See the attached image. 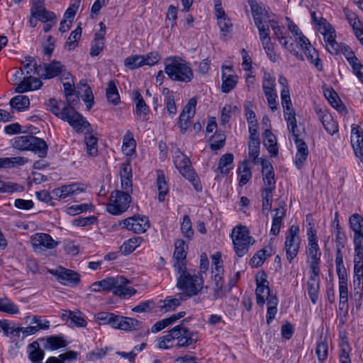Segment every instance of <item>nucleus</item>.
<instances>
[{"mask_svg":"<svg viewBox=\"0 0 363 363\" xmlns=\"http://www.w3.org/2000/svg\"><path fill=\"white\" fill-rule=\"evenodd\" d=\"M269 189H262L261 196L262 199V211L266 216L268 215V212L272 208L273 202V191Z\"/></svg>","mask_w":363,"mask_h":363,"instance_id":"43","label":"nucleus"},{"mask_svg":"<svg viewBox=\"0 0 363 363\" xmlns=\"http://www.w3.org/2000/svg\"><path fill=\"white\" fill-rule=\"evenodd\" d=\"M196 99L191 98L184 106L179 118V128L181 132L184 133L190 125L191 118L194 117L196 113Z\"/></svg>","mask_w":363,"mask_h":363,"instance_id":"18","label":"nucleus"},{"mask_svg":"<svg viewBox=\"0 0 363 363\" xmlns=\"http://www.w3.org/2000/svg\"><path fill=\"white\" fill-rule=\"evenodd\" d=\"M184 321L171 329L174 340L177 341V347H188L199 340L198 333L189 330L184 325Z\"/></svg>","mask_w":363,"mask_h":363,"instance_id":"8","label":"nucleus"},{"mask_svg":"<svg viewBox=\"0 0 363 363\" xmlns=\"http://www.w3.org/2000/svg\"><path fill=\"white\" fill-rule=\"evenodd\" d=\"M255 24L274 23V14L269 8L258 4L255 0H248Z\"/></svg>","mask_w":363,"mask_h":363,"instance_id":"12","label":"nucleus"},{"mask_svg":"<svg viewBox=\"0 0 363 363\" xmlns=\"http://www.w3.org/2000/svg\"><path fill=\"white\" fill-rule=\"evenodd\" d=\"M350 227L354 232V246L363 245V218L358 213H354L349 218Z\"/></svg>","mask_w":363,"mask_h":363,"instance_id":"21","label":"nucleus"},{"mask_svg":"<svg viewBox=\"0 0 363 363\" xmlns=\"http://www.w3.org/2000/svg\"><path fill=\"white\" fill-rule=\"evenodd\" d=\"M174 247L173 255L174 259V267L176 271H182L186 268V246L184 240H177L174 243Z\"/></svg>","mask_w":363,"mask_h":363,"instance_id":"19","label":"nucleus"},{"mask_svg":"<svg viewBox=\"0 0 363 363\" xmlns=\"http://www.w3.org/2000/svg\"><path fill=\"white\" fill-rule=\"evenodd\" d=\"M320 270H311L309 280L307 282V290L313 304L316 303L320 289Z\"/></svg>","mask_w":363,"mask_h":363,"instance_id":"24","label":"nucleus"},{"mask_svg":"<svg viewBox=\"0 0 363 363\" xmlns=\"http://www.w3.org/2000/svg\"><path fill=\"white\" fill-rule=\"evenodd\" d=\"M262 179L264 184L263 189H269L271 190L275 189L276 181L274 179V173L272 164L267 160H262Z\"/></svg>","mask_w":363,"mask_h":363,"instance_id":"26","label":"nucleus"},{"mask_svg":"<svg viewBox=\"0 0 363 363\" xmlns=\"http://www.w3.org/2000/svg\"><path fill=\"white\" fill-rule=\"evenodd\" d=\"M82 31V28L78 26L75 30L71 32L65 45L69 50H74L77 46V42L81 38Z\"/></svg>","mask_w":363,"mask_h":363,"instance_id":"55","label":"nucleus"},{"mask_svg":"<svg viewBox=\"0 0 363 363\" xmlns=\"http://www.w3.org/2000/svg\"><path fill=\"white\" fill-rule=\"evenodd\" d=\"M24 74L29 75L31 74H35L38 75V72H40L41 65H38L34 57L31 56H26L23 60H21Z\"/></svg>","mask_w":363,"mask_h":363,"instance_id":"34","label":"nucleus"},{"mask_svg":"<svg viewBox=\"0 0 363 363\" xmlns=\"http://www.w3.org/2000/svg\"><path fill=\"white\" fill-rule=\"evenodd\" d=\"M231 237L235 251L238 257L244 256L249 250L250 245L254 243L250 236L248 229L245 226L240 225L233 228Z\"/></svg>","mask_w":363,"mask_h":363,"instance_id":"5","label":"nucleus"},{"mask_svg":"<svg viewBox=\"0 0 363 363\" xmlns=\"http://www.w3.org/2000/svg\"><path fill=\"white\" fill-rule=\"evenodd\" d=\"M340 352L339 354L340 362V363H351V359L350 357V352L351 351V348L347 338H344L342 340L340 343Z\"/></svg>","mask_w":363,"mask_h":363,"instance_id":"53","label":"nucleus"},{"mask_svg":"<svg viewBox=\"0 0 363 363\" xmlns=\"http://www.w3.org/2000/svg\"><path fill=\"white\" fill-rule=\"evenodd\" d=\"M319 30L323 35L327 50L333 55H337L340 52V45L335 40L334 28L326 20H323V25L320 27Z\"/></svg>","mask_w":363,"mask_h":363,"instance_id":"15","label":"nucleus"},{"mask_svg":"<svg viewBox=\"0 0 363 363\" xmlns=\"http://www.w3.org/2000/svg\"><path fill=\"white\" fill-rule=\"evenodd\" d=\"M299 227L292 225L286 234L285 250L287 260L291 263L292 260L297 256L301 245L299 237Z\"/></svg>","mask_w":363,"mask_h":363,"instance_id":"9","label":"nucleus"},{"mask_svg":"<svg viewBox=\"0 0 363 363\" xmlns=\"http://www.w3.org/2000/svg\"><path fill=\"white\" fill-rule=\"evenodd\" d=\"M174 162L180 174L193 184L196 191H201V184L191 167L189 159L184 155H180L176 157Z\"/></svg>","mask_w":363,"mask_h":363,"instance_id":"7","label":"nucleus"},{"mask_svg":"<svg viewBox=\"0 0 363 363\" xmlns=\"http://www.w3.org/2000/svg\"><path fill=\"white\" fill-rule=\"evenodd\" d=\"M256 301L257 305L263 306L265 303V300L271 297L270 289L269 287V281L267 279V274L265 272H262L256 276Z\"/></svg>","mask_w":363,"mask_h":363,"instance_id":"16","label":"nucleus"},{"mask_svg":"<svg viewBox=\"0 0 363 363\" xmlns=\"http://www.w3.org/2000/svg\"><path fill=\"white\" fill-rule=\"evenodd\" d=\"M144 57L135 55L128 57L124 62L125 66L130 69H135L144 65Z\"/></svg>","mask_w":363,"mask_h":363,"instance_id":"57","label":"nucleus"},{"mask_svg":"<svg viewBox=\"0 0 363 363\" xmlns=\"http://www.w3.org/2000/svg\"><path fill=\"white\" fill-rule=\"evenodd\" d=\"M91 125L89 130L85 129L84 143L86 144V152L89 155L94 157L98 154V138L89 133Z\"/></svg>","mask_w":363,"mask_h":363,"instance_id":"33","label":"nucleus"},{"mask_svg":"<svg viewBox=\"0 0 363 363\" xmlns=\"http://www.w3.org/2000/svg\"><path fill=\"white\" fill-rule=\"evenodd\" d=\"M354 269H363V245L354 246Z\"/></svg>","mask_w":363,"mask_h":363,"instance_id":"64","label":"nucleus"},{"mask_svg":"<svg viewBox=\"0 0 363 363\" xmlns=\"http://www.w3.org/2000/svg\"><path fill=\"white\" fill-rule=\"evenodd\" d=\"M181 230L184 236L191 239L194 236L191 221L189 216L185 215L183 217V221L181 225Z\"/></svg>","mask_w":363,"mask_h":363,"instance_id":"63","label":"nucleus"},{"mask_svg":"<svg viewBox=\"0 0 363 363\" xmlns=\"http://www.w3.org/2000/svg\"><path fill=\"white\" fill-rule=\"evenodd\" d=\"M30 243L36 252H43L46 250H52L58 245V242L47 233H37L30 237Z\"/></svg>","mask_w":363,"mask_h":363,"instance_id":"14","label":"nucleus"},{"mask_svg":"<svg viewBox=\"0 0 363 363\" xmlns=\"http://www.w3.org/2000/svg\"><path fill=\"white\" fill-rule=\"evenodd\" d=\"M120 176L122 189L126 191H133L132 168L130 162L121 164Z\"/></svg>","mask_w":363,"mask_h":363,"instance_id":"28","label":"nucleus"},{"mask_svg":"<svg viewBox=\"0 0 363 363\" xmlns=\"http://www.w3.org/2000/svg\"><path fill=\"white\" fill-rule=\"evenodd\" d=\"M141 237H133L125 241L121 246V250L126 254L133 252L143 242Z\"/></svg>","mask_w":363,"mask_h":363,"instance_id":"56","label":"nucleus"},{"mask_svg":"<svg viewBox=\"0 0 363 363\" xmlns=\"http://www.w3.org/2000/svg\"><path fill=\"white\" fill-rule=\"evenodd\" d=\"M162 94L164 96V105L165 108L170 115H175L177 113V106L174 101V96L173 91L167 88H163Z\"/></svg>","mask_w":363,"mask_h":363,"instance_id":"42","label":"nucleus"},{"mask_svg":"<svg viewBox=\"0 0 363 363\" xmlns=\"http://www.w3.org/2000/svg\"><path fill=\"white\" fill-rule=\"evenodd\" d=\"M316 354L320 362L325 360L328 355V344L326 338L320 340L318 342L315 350Z\"/></svg>","mask_w":363,"mask_h":363,"instance_id":"58","label":"nucleus"},{"mask_svg":"<svg viewBox=\"0 0 363 363\" xmlns=\"http://www.w3.org/2000/svg\"><path fill=\"white\" fill-rule=\"evenodd\" d=\"M120 277L122 279L121 280V283L117 284L116 289L113 291V294L123 298H128L136 293V290L127 286L130 283L128 279L122 276H120Z\"/></svg>","mask_w":363,"mask_h":363,"instance_id":"32","label":"nucleus"},{"mask_svg":"<svg viewBox=\"0 0 363 363\" xmlns=\"http://www.w3.org/2000/svg\"><path fill=\"white\" fill-rule=\"evenodd\" d=\"M41 340H45L46 343L44 345L45 348L51 350L65 347L68 345V342L64 339L62 335H52L45 338H42Z\"/></svg>","mask_w":363,"mask_h":363,"instance_id":"35","label":"nucleus"},{"mask_svg":"<svg viewBox=\"0 0 363 363\" xmlns=\"http://www.w3.org/2000/svg\"><path fill=\"white\" fill-rule=\"evenodd\" d=\"M307 253L311 259V270H320L321 252L318 242H308Z\"/></svg>","mask_w":363,"mask_h":363,"instance_id":"29","label":"nucleus"},{"mask_svg":"<svg viewBox=\"0 0 363 363\" xmlns=\"http://www.w3.org/2000/svg\"><path fill=\"white\" fill-rule=\"evenodd\" d=\"M0 311L9 314L19 313L18 308L8 298H0Z\"/></svg>","mask_w":363,"mask_h":363,"instance_id":"59","label":"nucleus"},{"mask_svg":"<svg viewBox=\"0 0 363 363\" xmlns=\"http://www.w3.org/2000/svg\"><path fill=\"white\" fill-rule=\"evenodd\" d=\"M134 100L136 103V114L138 116H140L141 114L147 115L149 107L138 91H134Z\"/></svg>","mask_w":363,"mask_h":363,"instance_id":"52","label":"nucleus"},{"mask_svg":"<svg viewBox=\"0 0 363 363\" xmlns=\"http://www.w3.org/2000/svg\"><path fill=\"white\" fill-rule=\"evenodd\" d=\"M135 147L136 143L133 134L130 131H127L123 138L122 151L127 155H131L135 152Z\"/></svg>","mask_w":363,"mask_h":363,"instance_id":"46","label":"nucleus"},{"mask_svg":"<svg viewBox=\"0 0 363 363\" xmlns=\"http://www.w3.org/2000/svg\"><path fill=\"white\" fill-rule=\"evenodd\" d=\"M48 272L55 277L57 280L64 285L75 286L81 281V276L78 272L62 267L49 269Z\"/></svg>","mask_w":363,"mask_h":363,"instance_id":"11","label":"nucleus"},{"mask_svg":"<svg viewBox=\"0 0 363 363\" xmlns=\"http://www.w3.org/2000/svg\"><path fill=\"white\" fill-rule=\"evenodd\" d=\"M63 86L67 103L69 105H74L75 102L78 101L79 98L77 96H74V88L73 85L69 82H67L63 83Z\"/></svg>","mask_w":363,"mask_h":363,"instance_id":"62","label":"nucleus"},{"mask_svg":"<svg viewBox=\"0 0 363 363\" xmlns=\"http://www.w3.org/2000/svg\"><path fill=\"white\" fill-rule=\"evenodd\" d=\"M118 320L115 329L125 331L139 330L142 328V322L137 319L118 315Z\"/></svg>","mask_w":363,"mask_h":363,"instance_id":"30","label":"nucleus"},{"mask_svg":"<svg viewBox=\"0 0 363 363\" xmlns=\"http://www.w3.org/2000/svg\"><path fill=\"white\" fill-rule=\"evenodd\" d=\"M9 104L13 108L18 111H23L29 108L30 99L26 95H18L13 97Z\"/></svg>","mask_w":363,"mask_h":363,"instance_id":"40","label":"nucleus"},{"mask_svg":"<svg viewBox=\"0 0 363 363\" xmlns=\"http://www.w3.org/2000/svg\"><path fill=\"white\" fill-rule=\"evenodd\" d=\"M84 191V188L78 183L63 185L52 191L53 199L57 200L65 199L67 197Z\"/></svg>","mask_w":363,"mask_h":363,"instance_id":"22","label":"nucleus"},{"mask_svg":"<svg viewBox=\"0 0 363 363\" xmlns=\"http://www.w3.org/2000/svg\"><path fill=\"white\" fill-rule=\"evenodd\" d=\"M30 14L38 21L48 23L55 20L56 16L46 9L44 0H32L30 6Z\"/></svg>","mask_w":363,"mask_h":363,"instance_id":"17","label":"nucleus"},{"mask_svg":"<svg viewBox=\"0 0 363 363\" xmlns=\"http://www.w3.org/2000/svg\"><path fill=\"white\" fill-rule=\"evenodd\" d=\"M164 65V72L172 81L189 83L194 79L191 64L179 57L166 58Z\"/></svg>","mask_w":363,"mask_h":363,"instance_id":"2","label":"nucleus"},{"mask_svg":"<svg viewBox=\"0 0 363 363\" xmlns=\"http://www.w3.org/2000/svg\"><path fill=\"white\" fill-rule=\"evenodd\" d=\"M177 286L184 292V299L192 297L199 294L203 287V279L201 275L191 274L186 268L182 271H177Z\"/></svg>","mask_w":363,"mask_h":363,"instance_id":"3","label":"nucleus"},{"mask_svg":"<svg viewBox=\"0 0 363 363\" xmlns=\"http://www.w3.org/2000/svg\"><path fill=\"white\" fill-rule=\"evenodd\" d=\"M297 148L295 157V164L298 169H301L308 155V148L303 140H296L294 142Z\"/></svg>","mask_w":363,"mask_h":363,"instance_id":"31","label":"nucleus"},{"mask_svg":"<svg viewBox=\"0 0 363 363\" xmlns=\"http://www.w3.org/2000/svg\"><path fill=\"white\" fill-rule=\"evenodd\" d=\"M340 52H342V54L345 55L352 67L357 66V64L360 62L357 57L354 55L353 51L347 45H340Z\"/></svg>","mask_w":363,"mask_h":363,"instance_id":"61","label":"nucleus"},{"mask_svg":"<svg viewBox=\"0 0 363 363\" xmlns=\"http://www.w3.org/2000/svg\"><path fill=\"white\" fill-rule=\"evenodd\" d=\"M95 319L99 325H110L115 329L118 318L113 313L103 311L96 313Z\"/></svg>","mask_w":363,"mask_h":363,"instance_id":"37","label":"nucleus"},{"mask_svg":"<svg viewBox=\"0 0 363 363\" xmlns=\"http://www.w3.org/2000/svg\"><path fill=\"white\" fill-rule=\"evenodd\" d=\"M131 192L118 190L113 191L110 197V202L106 206L107 211L113 215H120L125 212L131 201L130 196Z\"/></svg>","mask_w":363,"mask_h":363,"instance_id":"6","label":"nucleus"},{"mask_svg":"<svg viewBox=\"0 0 363 363\" xmlns=\"http://www.w3.org/2000/svg\"><path fill=\"white\" fill-rule=\"evenodd\" d=\"M47 106L50 111L59 118L67 121L77 133H82L85 129L89 130L90 124L81 114L75 111L72 105L67 103L61 109L57 101L51 98L48 100Z\"/></svg>","mask_w":363,"mask_h":363,"instance_id":"1","label":"nucleus"},{"mask_svg":"<svg viewBox=\"0 0 363 363\" xmlns=\"http://www.w3.org/2000/svg\"><path fill=\"white\" fill-rule=\"evenodd\" d=\"M316 113L325 130L329 134L333 135L338 131L337 124L330 113L321 108L316 109Z\"/></svg>","mask_w":363,"mask_h":363,"instance_id":"27","label":"nucleus"},{"mask_svg":"<svg viewBox=\"0 0 363 363\" xmlns=\"http://www.w3.org/2000/svg\"><path fill=\"white\" fill-rule=\"evenodd\" d=\"M269 24H270L272 29L274 31V35L279 41L280 44L284 48H289L288 36L286 35V33L284 31V28L283 26H279L278 25L277 21H276L275 20H274V23H272Z\"/></svg>","mask_w":363,"mask_h":363,"instance_id":"41","label":"nucleus"},{"mask_svg":"<svg viewBox=\"0 0 363 363\" xmlns=\"http://www.w3.org/2000/svg\"><path fill=\"white\" fill-rule=\"evenodd\" d=\"M212 278L215 282L214 296L216 298L222 296V288L223 286V279L222 274L223 272L221 255L218 252L212 256Z\"/></svg>","mask_w":363,"mask_h":363,"instance_id":"13","label":"nucleus"},{"mask_svg":"<svg viewBox=\"0 0 363 363\" xmlns=\"http://www.w3.org/2000/svg\"><path fill=\"white\" fill-rule=\"evenodd\" d=\"M13 146L21 150H30L41 158L46 157L48 150V146L43 139L30 135L16 137Z\"/></svg>","mask_w":363,"mask_h":363,"instance_id":"4","label":"nucleus"},{"mask_svg":"<svg viewBox=\"0 0 363 363\" xmlns=\"http://www.w3.org/2000/svg\"><path fill=\"white\" fill-rule=\"evenodd\" d=\"M106 95L108 101L113 105H117L120 102V96L118 92L114 81L111 80L106 88Z\"/></svg>","mask_w":363,"mask_h":363,"instance_id":"51","label":"nucleus"},{"mask_svg":"<svg viewBox=\"0 0 363 363\" xmlns=\"http://www.w3.org/2000/svg\"><path fill=\"white\" fill-rule=\"evenodd\" d=\"M263 143L272 156L276 157L278 155L277 138L271 130H265L264 132Z\"/></svg>","mask_w":363,"mask_h":363,"instance_id":"36","label":"nucleus"},{"mask_svg":"<svg viewBox=\"0 0 363 363\" xmlns=\"http://www.w3.org/2000/svg\"><path fill=\"white\" fill-rule=\"evenodd\" d=\"M119 225L135 233H145L150 226L148 217L141 215H134L119 222Z\"/></svg>","mask_w":363,"mask_h":363,"instance_id":"10","label":"nucleus"},{"mask_svg":"<svg viewBox=\"0 0 363 363\" xmlns=\"http://www.w3.org/2000/svg\"><path fill=\"white\" fill-rule=\"evenodd\" d=\"M157 185L159 191L158 200L160 202H162L164 201L165 196L169 191L168 185L163 171L157 170Z\"/></svg>","mask_w":363,"mask_h":363,"instance_id":"39","label":"nucleus"},{"mask_svg":"<svg viewBox=\"0 0 363 363\" xmlns=\"http://www.w3.org/2000/svg\"><path fill=\"white\" fill-rule=\"evenodd\" d=\"M278 299L276 296H272L268 298L267 301V323L269 325L272 320L275 318L277 312V306Z\"/></svg>","mask_w":363,"mask_h":363,"instance_id":"54","label":"nucleus"},{"mask_svg":"<svg viewBox=\"0 0 363 363\" xmlns=\"http://www.w3.org/2000/svg\"><path fill=\"white\" fill-rule=\"evenodd\" d=\"M222 80L221 90L224 93H228L233 90L238 82L236 75H227L223 71L222 72Z\"/></svg>","mask_w":363,"mask_h":363,"instance_id":"49","label":"nucleus"},{"mask_svg":"<svg viewBox=\"0 0 363 363\" xmlns=\"http://www.w3.org/2000/svg\"><path fill=\"white\" fill-rule=\"evenodd\" d=\"M233 155L231 153H226L223 155L218 162V169L221 174H227L230 169H233Z\"/></svg>","mask_w":363,"mask_h":363,"instance_id":"45","label":"nucleus"},{"mask_svg":"<svg viewBox=\"0 0 363 363\" xmlns=\"http://www.w3.org/2000/svg\"><path fill=\"white\" fill-rule=\"evenodd\" d=\"M30 350L29 352V359L33 363H41L44 357V351L39 347L38 342H33L28 345Z\"/></svg>","mask_w":363,"mask_h":363,"instance_id":"47","label":"nucleus"},{"mask_svg":"<svg viewBox=\"0 0 363 363\" xmlns=\"http://www.w3.org/2000/svg\"><path fill=\"white\" fill-rule=\"evenodd\" d=\"M324 95L333 107L337 109L339 111L345 109V106L341 103L340 99L335 91L333 89H326L324 91Z\"/></svg>","mask_w":363,"mask_h":363,"instance_id":"50","label":"nucleus"},{"mask_svg":"<svg viewBox=\"0 0 363 363\" xmlns=\"http://www.w3.org/2000/svg\"><path fill=\"white\" fill-rule=\"evenodd\" d=\"M50 328V322L47 320L43 321V325L28 326L22 328L21 333L23 334V338L35 334L40 330H48Z\"/></svg>","mask_w":363,"mask_h":363,"instance_id":"60","label":"nucleus"},{"mask_svg":"<svg viewBox=\"0 0 363 363\" xmlns=\"http://www.w3.org/2000/svg\"><path fill=\"white\" fill-rule=\"evenodd\" d=\"M351 143L355 155L363 163V131L359 125L352 126Z\"/></svg>","mask_w":363,"mask_h":363,"instance_id":"23","label":"nucleus"},{"mask_svg":"<svg viewBox=\"0 0 363 363\" xmlns=\"http://www.w3.org/2000/svg\"><path fill=\"white\" fill-rule=\"evenodd\" d=\"M42 86L43 82L39 77L38 78L30 75L24 77L23 80L17 85L15 89V92L21 94L28 91L37 90Z\"/></svg>","mask_w":363,"mask_h":363,"instance_id":"25","label":"nucleus"},{"mask_svg":"<svg viewBox=\"0 0 363 363\" xmlns=\"http://www.w3.org/2000/svg\"><path fill=\"white\" fill-rule=\"evenodd\" d=\"M305 53L307 59L315 65L318 71H322L323 67V65L320 62V60L318 57V52L312 46H309L306 49L302 50Z\"/></svg>","mask_w":363,"mask_h":363,"instance_id":"48","label":"nucleus"},{"mask_svg":"<svg viewBox=\"0 0 363 363\" xmlns=\"http://www.w3.org/2000/svg\"><path fill=\"white\" fill-rule=\"evenodd\" d=\"M62 318L64 320H70L71 323H73L77 327H85L86 325V321L82 315L79 312H72L71 311H65L62 314Z\"/></svg>","mask_w":363,"mask_h":363,"instance_id":"38","label":"nucleus"},{"mask_svg":"<svg viewBox=\"0 0 363 363\" xmlns=\"http://www.w3.org/2000/svg\"><path fill=\"white\" fill-rule=\"evenodd\" d=\"M238 173L240 175L239 185H245L252 177V172L248 162L245 160L239 166Z\"/></svg>","mask_w":363,"mask_h":363,"instance_id":"44","label":"nucleus"},{"mask_svg":"<svg viewBox=\"0 0 363 363\" xmlns=\"http://www.w3.org/2000/svg\"><path fill=\"white\" fill-rule=\"evenodd\" d=\"M64 72V65L60 62L53 60L50 63H44L40 67V72H38V77L43 79H50L59 76Z\"/></svg>","mask_w":363,"mask_h":363,"instance_id":"20","label":"nucleus"}]
</instances>
